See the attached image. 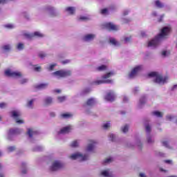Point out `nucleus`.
<instances>
[{"mask_svg": "<svg viewBox=\"0 0 177 177\" xmlns=\"http://www.w3.org/2000/svg\"><path fill=\"white\" fill-rule=\"evenodd\" d=\"M112 75H114V72H109L102 77V80H97L94 82L93 84L95 85H101V84H112V80H107V78H110V77H112Z\"/></svg>", "mask_w": 177, "mask_h": 177, "instance_id": "obj_3", "label": "nucleus"}, {"mask_svg": "<svg viewBox=\"0 0 177 177\" xmlns=\"http://www.w3.org/2000/svg\"><path fill=\"white\" fill-rule=\"evenodd\" d=\"M173 119H174V117L171 116V115H168V116H167V120L168 121H171Z\"/></svg>", "mask_w": 177, "mask_h": 177, "instance_id": "obj_50", "label": "nucleus"}, {"mask_svg": "<svg viewBox=\"0 0 177 177\" xmlns=\"http://www.w3.org/2000/svg\"><path fill=\"white\" fill-rule=\"evenodd\" d=\"M28 135L29 138H32V130L31 129H28Z\"/></svg>", "mask_w": 177, "mask_h": 177, "instance_id": "obj_39", "label": "nucleus"}, {"mask_svg": "<svg viewBox=\"0 0 177 177\" xmlns=\"http://www.w3.org/2000/svg\"><path fill=\"white\" fill-rule=\"evenodd\" d=\"M129 129V126H128L127 124H126L123 128H122V131L123 133H127Z\"/></svg>", "mask_w": 177, "mask_h": 177, "instance_id": "obj_28", "label": "nucleus"}, {"mask_svg": "<svg viewBox=\"0 0 177 177\" xmlns=\"http://www.w3.org/2000/svg\"><path fill=\"white\" fill-rule=\"evenodd\" d=\"M131 37H124V42H129L131 41Z\"/></svg>", "mask_w": 177, "mask_h": 177, "instance_id": "obj_51", "label": "nucleus"}, {"mask_svg": "<svg viewBox=\"0 0 177 177\" xmlns=\"http://www.w3.org/2000/svg\"><path fill=\"white\" fill-rule=\"evenodd\" d=\"M104 129H109L110 128V123H106L103 125Z\"/></svg>", "mask_w": 177, "mask_h": 177, "instance_id": "obj_41", "label": "nucleus"}, {"mask_svg": "<svg viewBox=\"0 0 177 177\" xmlns=\"http://www.w3.org/2000/svg\"><path fill=\"white\" fill-rule=\"evenodd\" d=\"M109 162H111V158H106L104 160V164H107Z\"/></svg>", "mask_w": 177, "mask_h": 177, "instance_id": "obj_45", "label": "nucleus"}, {"mask_svg": "<svg viewBox=\"0 0 177 177\" xmlns=\"http://www.w3.org/2000/svg\"><path fill=\"white\" fill-rule=\"evenodd\" d=\"M34 71L39 72L41 71V66H37V65H34Z\"/></svg>", "mask_w": 177, "mask_h": 177, "instance_id": "obj_36", "label": "nucleus"}, {"mask_svg": "<svg viewBox=\"0 0 177 177\" xmlns=\"http://www.w3.org/2000/svg\"><path fill=\"white\" fill-rule=\"evenodd\" d=\"M115 139V136H114V134H111L110 135V140L111 142H114Z\"/></svg>", "mask_w": 177, "mask_h": 177, "instance_id": "obj_43", "label": "nucleus"}, {"mask_svg": "<svg viewBox=\"0 0 177 177\" xmlns=\"http://www.w3.org/2000/svg\"><path fill=\"white\" fill-rule=\"evenodd\" d=\"M11 117L15 120L17 124H24V121L20 120V117H21V113L17 111H12L10 112Z\"/></svg>", "mask_w": 177, "mask_h": 177, "instance_id": "obj_5", "label": "nucleus"}, {"mask_svg": "<svg viewBox=\"0 0 177 177\" xmlns=\"http://www.w3.org/2000/svg\"><path fill=\"white\" fill-rule=\"evenodd\" d=\"M0 177H5V175L2 173L0 174Z\"/></svg>", "mask_w": 177, "mask_h": 177, "instance_id": "obj_64", "label": "nucleus"}, {"mask_svg": "<svg viewBox=\"0 0 177 177\" xmlns=\"http://www.w3.org/2000/svg\"><path fill=\"white\" fill-rule=\"evenodd\" d=\"M130 21H131V19L124 18L122 20V24H128V23H129Z\"/></svg>", "mask_w": 177, "mask_h": 177, "instance_id": "obj_35", "label": "nucleus"}, {"mask_svg": "<svg viewBox=\"0 0 177 177\" xmlns=\"http://www.w3.org/2000/svg\"><path fill=\"white\" fill-rule=\"evenodd\" d=\"M162 143V145L165 146V147H169V145H168V142L163 141Z\"/></svg>", "mask_w": 177, "mask_h": 177, "instance_id": "obj_48", "label": "nucleus"}, {"mask_svg": "<svg viewBox=\"0 0 177 177\" xmlns=\"http://www.w3.org/2000/svg\"><path fill=\"white\" fill-rule=\"evenodd\" d=\"M24 35L26 38H28V39H31L33 37H38L39 38L44 37V35L39 32H35L34 34L25 33Z\"/></svg>", "mask_w": 177, "mask_h": 177, "instance_id": "obj_9", "label": "nucleus"}, {"mask_svg": "<svg viewBox=\"0 0 177 177\" xmlns=\"http://www.w3.org/2000/svg\"><path fill=\"white\" fill-rule=\"evenodd\" d=\"M108 12H109V10L107 8H103L100 11L101 15H106V13Z\"/></svg>", "mask_w": 177, "mask_h": 177, "instance_id": "obj_33", "label": "nucleus"}, {"mask_svg": "<svg viewBox=\"0 0 177 177\" xmlns=\"http://www.w3.org/2000/svg\"><path fill=\"white\" fill-rule=\"evenodd\" d=\"M162 56H167V51H162Z\"/></svg>", "mask_w": 177, "mask_h": 177, "instance_id": "obj_58", "label": "nucleus"}, {"mask_svg": "<svg viewBox=\"0 0 177 177\" xmlns=\"http://www.w3.org/2000/svg\"><path fill=\"white\" fill-rule=\"evenodd\" d=\"M141 37H146V33L145 32H141Z\"/></svg>", "mask_w": 177, "mask_h": 177, "instance_id": "obj_62", "label": "nucleus"}, {"mask_svg": "<svg viewBox=\"0 0 177 177\" xmlns=\"http://www.w3.org/2000/svg\"><path fill=\"white\" fill-rule=\"evenodd\" d=\"M17 48L19 50H23V49H24V44L19 43L18 44Z\"/></svg>", "mask_w": 177, "mask_h": 177, "instance_id": "obj_29", "label": "nucleus"}, {"mask_svg": "<svg viewBox=\"0 0 177 177\" xmlns=\"http://www.w3.org/2000/svg\"><path fill=\"white\" fill-rule=\"evenodd\" d=\"M129 13V11H124V12H123V15H124V16H127Z\"/></svg>", "mask_w": 177, "mask_h": 177, "instance_id": "obj_59", "label": "nucleus"}, {"mask_svg": "<svg viewBox=\"0 0 177 177\" xmlns=\"http://www.w3.org/2000/svg\"><path fill=\"white\" fill-rule=\"evenodd\" d=\"M101 175L102 176H105V177H108V176H110V174H109V171H103L101 172Z\"/></svg>", "mask_w": 177, "mask_h": 177, "instance_id": "obj_31", "label": "nucleus"}, {"mask_svg": "<svg viewBox=\"0 0 177 177\" xmlns=\"http://www.w3.org/2000/svg\"><path fill=\"white\" fill-rule=\"evenodd\" d=\"M21 131L19 129H10L8 131V135H20Z\"/></svg>", "mask_w": 177, "mask_h": 177, "instance_id": "obj_14", "label": "nucleus"}, {"mask_svg": "<svg viewBox=\"0 0 177 177\" xmlns=\"http://www.w3.org/2000/svg\"><path fill=\"white\" fill-rule=\"evenodd\" d=\"M50 117H55V112H50Z\"/></svg>", "mask_w": 177, "mask_h": 177, "instance_id": "obj_60", "label": "nucleus"}, {"mask_svg": "<svg viewBox=\"0 0 177 177\" xmlns=\"http://www.w3.org/2000/svg\"><path fill=\"white\" fill-rule=\"evenodd\" d=\"M28 80L27 79H22L21 80V84H26V82H28Z\"/></svg>", "mask_w": 177, "mask_h": 177, "instance_id": "obj_52", "label": "nucleus"}, {"mask_svg": "<svg viewBox=\"0 0 177 177\" xmlns=\"http://www.w3.org/2000/svg\"><path fill=\"white\" fill-rule=\"evenodd\" d=\"M55 66H56L55 64H51V65L50 66V67L48 68V70H49L50 71H52V70H53V68H55Z\"/></svg>", "mask_w": 177, "mask_h": 177, "instance_id": "obj_46", "label": "nucleus"}, {"mask_svg": "<svg viewBox=\"0 0 177 177\" xmlns=\"http://www.w3.org/2000/svg\"><path fill=\"white\" fill-rule=\"evenodd\" d=\"M71 147H78V142H77V140L73 141L71 144Z\"/></svg>", "mask_w": 177, "mask_h": 177, "instance_id": "obj_32", "label": "nucleus"}, {"mask_svg": "<svg viewBox=\"0 0 177 177\" xmlns=\"http://www.w3.org/2000/svg\"><path fill=\"white\" fill-rule=\"evenodd\" d=\"M71 131V127L67 126L65 127H63L59 131V133H68Z\"/></svg>", "mask_w": 177, "mask_h": 177, "instance_id": "obj_15", "label": "nucleus"}, {"mask_svg": "<svg viewBox=\"0 0 177 177\" xmlns=\"http://www.w3.org/2000/svg\"><path fill=\"white\" fill-rule=\"evenodd\" d=\"M145 129L148 133H150L151 131V128L150 127V125L147 124L145 126Z\"/></svg>", "mask_w": 177, "mask_h": 177, "instance_id": "obj_38", "label": "nucleus"}, {"mask_svg": "<svg viewBox=\"0 0 177 177\" xmlns=\"http://www.w3.org/2000/svg\"><path fill=\"white\" fill-rule=\"evenodd\" d=\"M165 162H166V164H171V162H172V161L169 160H165Z\"/></svg>", "mask_w": 177, "mask_h": 177, "instance_id": "obj_57", "label": "nucleus"}, {"mask_svg": "<svg viewBox=\"0 0 177 177\" xmlns=\"http://www.w3.org/2000/svg\"><path fill=\"white\" fill-rule=\"evenodd\" d=\"M109 42L111 44V45H113V46H120V43L114 38H111L109 39Z\"/></svg>", "mask_w": 177, "mask_h": 177, "instance_id": "obj_21", "label": "nucleus"}, {"mask_svg": "<svg viewBox=\"0 0 177 177\" xmlns=\"http://www.w3.org/2000/svg\"><path fill=\"white\" fill-rule=\"evenodd\" d=\"M5 27L6 28H14L13 25H12V24H7L5 26Z\"/></svg>", "mask_w": 177, "mask_h": 177, "instance_id": "obj_49", "label": "nucleus"}, {"mask_svg": "<svg viewBox=\"0 0 177 177\" xmlns=\"http://www.w3.org/2000/svg\"><path fill=\"white\" fill-rule=\"evenodd\" d=\"M8 150L10 152L15 151V150H16V147H9L8 148Z\"/></svg>", "mask_w": 177, "mask_h": 177, "instance_id": "obj_42", "label": "nucleus"}, {"mask_svg": "<svg viewBox=\"0 0 177 177\" xmlns=\"http://www.w3.org/2000/svg\"><path fill=\"white\" fill-rule=\"evenodd\" d=\"M96 70L97 71H104V70H107V66L106 65H102L97 67Z\"/></svg>", "mask_w": 177, "mask_h": 177, "instance_id": "obj_23", "label": "nucleus"}, {"mask_svg": "<svg viewBox=\"0 0 177 177\" xmlns=\"http://www.w3.org/2000/svg\"><path fill=\"white\" fill-rule=\"evenodd\" d=\"M162 19H164V15H162L160 16V19L158 20V21H159V22L162 21Z\"/></svg>", "mask_w": 177, "mask_h": 177, "instance_id": "obj_56", "label": "nucleus"}, {"mask_svg": "<svg viewBox=\"0 0 177 177\" xmlns=\"http://www.w3.org/2000/svg\"><path fill=\"white\" fill-rule=\"evenodd\" d=\"M44 103L46 106H49V104H52V103H53V99L50 97H48L44 100Z\"/></svg>", "mask_w": 177, "mask_h": 177, "instance_id": "obj_19", "label": "nucleus"}, {"mask_svg": "<svg viewBox=\"0 0 177 177\" xmlns=\"http://www.w3.org/2000/svg\"><path fill=\"white\" fill-rule=\"evenodd\" d=\"M6 0H0V3H6Z\"/></svg>", "mask_w": 177, "mask_h": 177, "instance_id": "obj_63", "label": "nucleus"}, {"mask_svg": "<svg viewBox=\"0 0 177 177\" xmlns=\"http://www.w3.org/2000/svg\"><path fill=\"white\" fill-rule=\"evenodd\" d=\"M4 107H6V104L5 102L0 103V109H4Z\"/></svg>", "mask_w": 177, "mask_h": 177, "instance_id": "obj_47", "label": "nucleus"}, {"mask_svg": "<svg viewBox=\"0 0 177 177\" xmlns=\"http://www.w3.org/2000/svg\"><path fill=\"white\" fill-rule=\"evenodd\" d=\"M34 103V100H30L27 104V107H29V109H32V104Z\"/></svg>", "mask_w": 177, "mask_h": 177, "instance_id": "obj_30", "label": "nucleus"}, {"mask_svg": "<svg viewBox=\"0 0 177 177\" xmlns=\"http://www.w3.org/2000/svg\"><path fill=\"white\" fill-rule=\"evenodd\" d=\"M153 115H156V117L161 118L162 117V113L158 111H155L152 112Z\"/></svg>", "mask_w": 177, "mask_h": 177, "instance_id": "obj_25", "label": "nucleus"}, {"mask_svg": "<svg viewBox=\"0 0 177 177\" xmlns=\"http://www.w3.org/2000/svg\"><path fill=\"white\" fill-rule=\"evenodd\" d=\"M169 32H171V28L164 27L159 35L148 42V48H156V46H158L161 44L162 38L167 37Z\"/></svg>", "mask_w": 177, "mask_h": 177, "instance_id": "obj_1", "label": "nucleus"}, {"mask_svg": "<svg viewBox=\"0 0 177 177\" xmlns=\"http://www.w3.org/2000/svg\"><path fill=\"white\" fill-rule=\"evenodd\" d=\"M140 70H142V66H138L135 67L130 73L129 77L133 78V77H135V75H136V74H138Z\"/></svg>", "mask_w": 177, "mask_h": 177, "instance_id": "obj_12", "label": "nucleus"}, {"mask_svg": "<svg viewBox=\"0 0 177 177\" xmlns=\"http://www.w3.org/2000/svg\"><path fill=\"white\" fill-rule=\"evenodd\" d=\"M115 99V95L113 91H109L105 96V100H107L108 102H114Z\"/></svg>", "mask_w": 177, "mask_h": 177, "instance_id": "obj_11", "label": "nucleus"}, {"mask_svg": "<svg viewBox=\"0 0 177 177\" xmlns=\"http://www.w3.org/2000/svg\"><path fill=\"white\" fill-rule=\"evenodd\" d=\"M46 9L48 10V12H50V13L53 15V12H55V8H53V7H48Z\"/></svg>", "mask_w": 177, "mask_h": 177, "instance_id": "obj_37", "label": "nucleus"}, {"mask_svg": "<svg viewBox=\"0 0 177 177\" xmlns=\"http://www.w3.org/2000/svg\"><path fill=\"white\" fill-rule=\"evenodd\" d=\"M61 168H63V163L56 160L53 163L52 166L50 167V171L54 172L55 171H59V169H61Z\"/></svg>", "mask_w": 177, "mask_h": 177, "instance_id": "obj_7", "label": "nucleus"}, {"mask_svg": "<svg viewBox=\"0 0 177 177\" xmlns=\"http://www.w3.org/2000/svg\"><path fill=\"white\" fill-rule=\"evenodd\" d=\"M53 75L59 77V78H64L66 77H70L71 75V71L59 70L53 73Z\"/></svg>", "mask_w": 177, "mask_h": 177, "instance_id": "obj_4", "label": "nucleus"}, {"mask_svg": "<svg viewBox=\"0 0 177 177\" xmlns=\"http://www.w3.org/2000/svg\"><path fill=\"white\" fill-rule=\"evenodd\" d=\"M5 74L7 77H12V78H20L21 77V73L12 72L10 70L6 71Z\"/></svg>", "mask_w": 177, "mask_h": 177, "instance_id": "obj_8", "label": "nucleus"}, {"mask_svg": "<svg viewBox=\"0 0 177 177\" xmlns=\"http://www.w3.org/2000/svg\"><path fill=\"white\" fill-rule=\"evenodd\" d=\"M148 75L149 77H154L156 78L154 82L156 84H165L167 80H168V77H162L158 72H151Z\"/></svg>", "mask_w": 177, "mask_h": 177, "instance_id": "obj_2", "label": "nucleus"}, {"mask_svg": "<svg viewBox=\"0 0 177 177\" xmlns=\"http://www.w3.org/2000/svg\"><path fill=\"white\" fill-rule=\"evenodd\" d=\"M3 50L8 51V50H10V45H5L3 47Z\"/></svg>", "mask_w": 177, "mask_h": 177, "instance_id": "obj_34", "label": "nucleus"}, {"mask_svg": "<svg viewBox=\"0 0 177 177\" xmlns=\"http://www.w3.org/2000/svg\"><path fill=\"white\" fill-rule=\"evenodd\" d=\"M153 140H151V137H148L147 138V142L148 143H153Z\"/></svg>", "mask_w": 177, "mask_h": 177, "instance_id": "obj_53", "label": "nucleus"}, {"mask_svg": "<svg viewBox=\"0 0 177 177\" xmlns=\"http://www.w3.org/2000/svg\"><path fill=\"white\" fill-rule=\"evenodd\" d=\"M95 103H96V102L95 101V99L93 98H89L87 101H86V106H93L95 104Z\"/></svg>", "mask_w": 177, "mask_h": 177, "instance_id": "obj_20", "label": "nucleus"}, {"mask_svg": "<svg viewBox=\"0 0 177 177\" xmlns=\"http://www.w3.org/2000/svg\"><path fill=\"white\" fill-rule=\"evenodd\" d=\"M66 99V97L64 95L59 96L57 97V100H58L59 103H63V102H65Z\"/></svg>", "mask_w": 177, "mask_h": 177, "instance_id": "obj_26", "label": "nucleus"}, {"mask_svg": "<svg viewBox=\"0 0 177 177\" xmlns=\"http://www.w3.org/2000/svg\"><path fill=\"white\" fill-rule=\"evenodd\" d=\"M67 63H70V60L66 59L65 61H62V64H67Z\"/></svg>", "mask_w": 177, "mask_h": 177, "instance_id": "obj_54", "label": "nucleus"}, {"mask_svg": "<svg viewBox=\"0 0 177 177\" xmlns=\"http://www.w3.org/2000/svg\"><path fill=\"white\" fill-rule=\"evenodd\" d=\"M66 12H68L69 15H74L75 13V8L74 7H67L65 9Z\"/></svg>", "mask_w": 177, "mask_h": 177, "instance_id": "obj_17", "label": "nucleus"}, {"mask_svg": "<svg viewBox=\"0 0 177 177\" xmlns=\"http://www.w3.org/2000/svg\"><path fill=\"white\" fill-rule=\"evenodd\" d=\"M48 86V83L40 84L35 86L36 89H45Z\"/></svg>", "mask_w": 177, "mask_h": 177, "instance_id": "obj_22", "label": "nucleus"}, {"mask_svg": "<svg viewBox=\"0 0 177 177\" xmlns=\"http://www.w3.org/2000/svg\"><path fill=\"white\" fill-rule=\"evenodd\" d=\"M95 38V35L88 34L84 37V41H92Z\"/></svg>", "mask_w": 177, "mask_h": 177, "instance_id": "obj_16", "label": "nucleus"}, {"mask_svg": "<svg viewBox=\"0 0 177 177\" xmlns=\"http://www.w3.org/2000/svg\"><path fill=\"white\" fill-rule=\"evenodd\" d=\"M145 103H146V97L142 96L140 99V104L142 106V104H145Z\"/></svg>", "mask_w": 177, "mask_h": 177, "instance_id": "obj_27", "label": "nucleus"}, {"mask_svg": "<svg viewBox=\"0 0 177 177\" xmlns=\"http://www.w3.org/2000/svg\"><path fill=\"white\" fill-rule=\"evenodd\" d=\"M61 117L62 118H71V117H73V114L71 113H62L61 114Z\"/></svg>", "mask_w": 177, "mask_h": 177, "instance_id": "obj_24", "label": "nucleus"}, {"mask_svg": "<svg viewBox=\"0 0 177 177\" xmlns=\"http://www.w3.org/2000/svg\"><path fill=\"white\" fill-rule=\"evenodd\" d=\"M155 6L158 9H162V8H164V3H162L160 0H156L155 1Z\"/></svg>", "mask_w": 177, "mask_h": 177, "instance_id": "obj_18", "label": "nucleus"}, {"mask_svg": "<svg viewBox=\"0 0 177 177\" xmlns=\"http://www.w3.org/2000/svg\"><path fill=\"white\" fill-rule=\"evenodd\" d=\"M80 20H83L84 21H86L87 20H89V18L86 17H80Z\"/></svg>", "mask_w": 177, "mask_h": 177, "instance_id": "obj_44", "label": "nucleus"}, {"mask_svg": "<svg viewBox=\"0 0 177 177\" xmlns=\"http://www.w3.org/2000/svg\"><path fill=\"white\" fill-rule=\"evenodd\" d=\"M39 57H40V59H44V57H46V54L44 53H39Z\"/></svg>", "mask_w": 177, "mask_h": 177, "instance_id": "obj_40", "label": "nucleus"}, {"mask_svg": "<svg viewBox=\"0 0 177 177\" xmlns=\"http://www.w3.org/2000/svg\"><path fill=\"white\" fill-rule=\"evenodd\" d=\"M70 158H71V160H77L79 158V161H86V160H88V155L75 153L71 156Z\"/></svg>", "mask_w": 177, "mask_h": 177, "instance_id": "obj_6", "label": "nucleus"}, {"mask_svg": "<svg viewBox=\"0 0 177 177\" xmlns=\"http://www.w3.org/2000/svg\"><path fill=\"white\" fill-rule=\"evenodd\" d=\"M176 88H177V84L174 85V86L171 88V91H175Z\"/></svg>", "mask_w": 177, "mask_h": 177, "instance_id": "obj_61", "label": "nucleus"}, {"mask_svg": "<svg viewBox=\"0 0 177 177\" xmlns=\"http://www.w3.org/2000/svg\"><path fill=\"white\" fill-rule=\"evenodd\" d=\"M105 27L109 30V31H118V26L115 25L111 22L105 24Z\"/></svg>", "mask_w": 177, "mask_h": 177, "instance_id": "obj_10", "label": "nucleus"}, {"mask_svg": "<svg viewBox=\"0 0 177 177\" xmlns=\"http://www.w3.org/2000/svg\"><path fill=\"white\" fill-rule=\"evenodd\" d=\"M96 141L90 140H89V144L87 147V151H92L93 149L95 148V145H96Z\"/></svg>", "mask_w": 177, "mask_h": 177, "instance_id": "obj_13", "label": "nucleus"}, {"mask_svg": "<svg viewBox=\"0 0 177 177\" xmlns=\"http://www.w3.org/2000/svg\"><path fill=\"white\" fill-rule=\"evenodd\" d=\"M54 92H55L56 93H60L62 92V90H60V89H55V90H54Z\"/></svg>", "mask_w": 177, "mask_h": 177, "instance_id": "obj_55", "label": "nucleus"}]
</instances>
